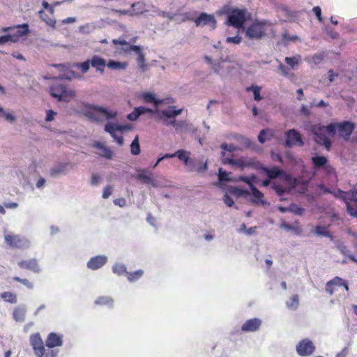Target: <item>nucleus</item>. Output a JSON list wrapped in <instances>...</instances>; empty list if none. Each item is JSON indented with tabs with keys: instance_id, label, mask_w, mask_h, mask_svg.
Wrapping results in <instances>:
<instances>
[{
	"instance_id": "obj_1",
	"label": "nucleus",
	"mask_w": 357,
	"mask_h": 357,
	"mask_svg": "<svg viewBox=\"0 0 357 357\" xmlns=\"http://www.w3.org/2000/svg\"><path fill=\"white\" fill-rule=\"evenodd\" d=\"M81 112L93 122L100 123L104 120L114 119L117 116V112L109 110L107 107L83 102L80 107Z\"/></svg>"
},
{
	"instance_id": "obj_2",
	"label": "nucleus",
	"mask_w": 357,
	"mask_h": 357,
	"mask_svg": "<svg viewBox=\"0 0 357 357\" xmlns=\"http://www.w3.org/2000/svg\"><path fill=\"white\" fill-rule=\"evenodd\" d=\"M270 23L266 20H256L246 29L245 36L251 40H260L266 34V26Z\"/></svg>"
},
{
	"instance_id": "obj_3",
	"label": "nucleus",
	"mask_w": 357,
	"mask_h": 357,
	"mask_svg": "<svg viewBox=\"0 0 357 357\" xmlns=\"http://www.w3.org/2000/svg\"><path fill=\"white\" fill-rule=\"evenodd\" d=\"M246 14L245 9L232 8L227 13L226 24L237 29L244 28Z\"/></svg>"
},
{
	"instance_id": "obj_4",
	"label": "nucleus",
	"mask_w": 357,
	"mask_h": 357,
	"mask_svg": "<svg viewBox=\"0 0 357 357\" xmlns=\"http://www.w3.org/2000/svg\"><path fill=\"white\" fill-rule=\"evenodd\" d=\"M50 94L59 101L68 102L75 96V91L67 88L64 84L54 83L50 86Z\"/></svg>"
},
{
	"instance_id": "obj_5",
	"label": "nucleus",
	"mask_w": 357,
	"mask_h": 357,
	"mask_svg": "<svg viewBox=\"0 0 357 357\" xmlns=\"http://www.w3.org/2000/svg\"><path fill=\"white\" fill-rule=\"evenodd\" d=\"M311 132L314 135V141L319 145H322L327 151H330L331 148V141L326 135V131L324 126L321 124H315L311 126Z\"/></svg>"
},
{
	"instance_id": "obj_6",
	"label": "nucleus",
	"mask_w": 357,
	"mask_h": 357,
	"mask_svg": "<svg viewBox=\"0 0 357 357\" xmlns=\"http://www.w3.org/2000/svg\"><path fill=\"white\" fill-rule=\"evenodd\" d=\"M4 241L10 247L18 249H26L31 244L26 238L17 234H6Z\"/></svg>"
},
{
	"instance_id": "obj_7",
	"label": "nucleus",
	"mask_w": 357,
	"mask_h": 357,
	"mask_svg": "<svg viewBox=\"0 0 357 357\" xmlns=\"http://www.w3.org/2000/svg\"><path fill=\"white\" fill-rule=\"evenodd\" d=\"M285 137L286 140L284 142V146L287 148H291L294 146L301 147L304 145L302 135L294 128L286 131Z\"/></svg>"
},
{
	"instance_id": "obj_8",
	"label": "nucleus",
	"mask_w": 357,
	"mask_h": 357,
	"mask_svg": "<svg viewBox=\"0 0 357 357\" xmlns=\"http://www.w3.org/2000/svg\"><path fill=\"white\" fill-rule=\"evenodd\" d=\"M135 177L137 180L142 181L143 183L150 185L153 188H159L162 186L158 181L153 178V172L148 170L147 169L139 170L138 174L135 175Z\"/></svg>"
},
{
	"instance_id": "obj_9",
	"label": "nucleus",
	"mask_w": 357,
	"mask_h": 357,
	"mask_svg": "<svg viewBox=\"0 0 357 357\" xmlns=\"http://www.w3.org/2000/svg\"><path fill=\"white\" fill-rule=\"evenodd\" d=\"M314 351L315 347L308 338L302 340L296 345V352L300 356H311Z\"/></svg>"
},
{
	"instance_id": "obj_10",
	"label": "nucleus",
	"mask_w": 357,
	"mask_h": 357,
	"mask_svg": "<svg viewBox=\"0 0 357 357\" xmlns=\"http://www.w3.org/2000/svg\"><path fill=\"white\" fill-rule=\"evenodd\" d=\"M356 128L355 124L349 121H344L338 123L339 136L342 137L345 141L349 139L351 133Z\"/></svg>"
},
{
	"instance_id": "obj_11",
	"label": "nucleus",
	"mask_w": 357,
	"mask_h": 357,
	"mask_svg": "<svg viewBox=\"0 0 357 357\" xmlns=\"http://www.w3.org/2000/svg\"><path fill=\"white\" fill-rule=\"evenodd\" d=\"M188 169L190 172H196L199 174H203L208 169L207 160L204 161L202 158H191Z\"/></svg>"
},
{
	"instance_id": "obj_12",
	"label": "nucleus",
	"mask_w": 357,
	"mask_h": 357,
	"mask_svg": "<svg viewBox=\"0 0 357 357\" xmlns=\"http://www.w3.org/2000/svg\"><path fill=\"white\" fill-rule=\"evenodd\" d=\"M195 23L197 26L209 25L213 29L216 27V20L214 16L206 13H201L195 20Z\"/></svg>"
},
{
	"instance_id": "obj_13",
	"label": "nucleus",
	"mask_w": 357,
	"mask_h": 357,
	"mask_svg": "<svg viewBox=\"0 0 357 357\" xmlns=\"http://www.w3.org/2000/svg\"><path fill=\"white\" fill-rule=\"evenodd\" d=\"M30 343L33 347L35 354L38 357H43L45 349L40 335L38 333L31 335Z\"/></svg>"
},
{
	"instance_id": "obj_14",
	"label": "nucleus",
	"mask_w": 357,
	"mask_h": 357,
	"mask_svg": "<svg viewBox=\"0 0 357 357\" xmlns=\"http://www.w3.org/2000/svg\"><path fill=\"white\" fill-rule=\"evenodd\" d=\"M183 112V109H176V106H169L166 109H162L160 111H158L156 112L157 117L160 119H162L163 118L167 119H175V118L180 115Z\"/></svg>"
},
{
	"instance_id": "obj_15",
	"label": "nucleus",
	"mask_w": 357,
	"mask_h": 357,
	"mask_svg": "<svg viewBox=\"0 0 357 357\" xmlns=\"http://www.w3.org/2000/svg\"><path fill=\"white\" fill-rule=\"evenodd\" d=\"M107 261V257L105 255H98L91 257L87 262L86 266L91 270H98L102 268Z\"/></svg>"
},
{
	"instance_id": "obj_16",
	"label": "nucleus",
	"mask_w": 357,
	"mask_h": 357,
	"mask_svg": "<svg viewBox=\"0 0 357 357\" xmlns=\"http://www.w3.org/2000/svg\"><path fill=\"white\" fill-rule=\"evenodd\" d=\"M262 321L259 318L247 320L241 326V331L245 333L257 331L261 326Z\"/></svg>"
},
{
	"instance_id": "obj_17",
	"label": "nucleus",
	"mask_w": 357,
	"mask_h": 357,
	"mask_svg": "<svg viewBox=\"0 0 357 357\" xmlns=\"http://www.w3.org/2000/svg\"><path fill=\"white\" fill-rule=\"evenodd\" d=\"M63 344V335L56 333H50L45 340V346L49 349L60 347Z\"/></svg>"
},
{
	"instance_id": "obj_18",
	"label": "nucleus",
	"mask_w": 357,
	"mask_h": 357,
	"mask_svg": "<svg viewBox=\"0 0 357 357\" xmlns=\"http://www.w3.org/2000/svg\"><path fill=\"white\" fill-rule=\"evenodd\" d=\"M18 266L21 268L27 269L36 273L40 272L37 259L35 258L20 261L18 262Z\"/></svg>"
},
{
	"instance_id": "obj_19",
	"label": "nucleus",
	"mask_w": 357,
	"mask_h": 357,
	"mask_svg": "<svg viewBox=\"0 0 357 357\" xmlns=\"http://www.w3.org/2000/svg\"><path fill=\"white\" fill-rule=\"evenodd\" d=\"M261 169L270 179H275L279 177H288V175L284 171L276 167L272 168L261 167Z\"/></svg>"
},
{
	"instance_id": "obj_20",
	"label": "nucleus",
	"mask_w": 357,
	"mask_h": 357,
	"mask_svg": "<svg viewBox=\"0 0 357 357\" xmlns=\"http://www.w3.org/2000/svg\"><path fill=\"white\" fill-rule=\"evenodd\" d=\"M91 66L100 73H104L106 66V60L98 55H93L90 59Z\"/></svg>"
},
{
	"instance_id": "obj_21",
	"label": "nucleus",
	"mask_w": 357,
	"mask_h": 357,
	"mask_svg": "<svg viewBox=\"0 0 357 357\" xmlns=\"http://www.w3.org/2000/svg\"><path fill=\"white\" fill-rule=\"evenodd\" d=\"M93 147L100 150V152L98 153L100 156L108 160L112 159L113 152L109 148L105 146L102 143L100 142H95L93 144Z\"/></svg>"
},
{
	"instance_id": "obj_22",
	"label": "nucleus",
	"mask_w": 357,
	"mask_h": 357,
	"mask_svg": "<svg viewBox=\"0 0 357 357\" xmlns=\"http://www.w3.org/2000/svg\"><path fill=\"white\" fill-rule=\"evenodd\" d=\"M234 166L239 167L242 169L245 167H258V162H256L252 159H248L241 157L238 159H234Z\"/></svg>"
},
{
	"instance_id": "obj_23",
	"label": "nucleus",
	"mask_w": 357,
	"mask_h": 357,
	"mask_svg": "<svg viewBox=\"0 0 357 357\" xmlns=\"http://www.w3.org/2000/svg\"><path fill=\"white\" fill-rule=\"evenodd\" d=\"M146 113H153V111L151 109L146 108L145 107H137L134 109V110L128 114L127 119L130 121H136L141 115Z\"/></svg>"
},
{
	"instance_id": "obj_24",
	"label": "nucleus",
	"mask_w": 357,
	"mask_h": 357,
	"mask_svg": "<svg viewBox=\"0 0 357 357\" xmlns=\"http://www.w3.org/2000/svg\"><path fill=\"white\" fill-rule=\"evenodd\" d=\"M67 174V164L59 163L53 167L50 171V175L53 178H59Z\"/></svg>"
},
{
	"instance_id": "obj_25",
	"label": "nucleus",
	"mask_w": 357,
	"mask_h": 357,
	"mask_svg": "<svg viewBox=\"0 0 357 357\" xmlns=\"http://www.w3.org/2000/svg\"><path fill=\"white\" fill-rule=\"evenodd\" d=\"M251 190L250 195H252L254 198L250 199V202L252 204H266V202L263 199L264 194L259 191L256 187H253Z\"/></svg>"
},
{
	"instance_id": "obj_26",
	"label": "nucleus",
	"mask_w": 357,
	"mask_h": 357,
	"mask_svg": "<svg viewBox=\"0 0 357 357\" xmlns=\"http://www.w3.org/2000/svg\"><path fill=\"white\" fill-rule=\"evenodd\" d=\"M29 33V25L27 24H22L18 25L17 30L12 33L13 36L16 37V43L19 40L20 38L27 35Z\"/></svg>"
},
{
	"instance_id": "obj_27",
	"label": "nucleus",
	"mask_w": 357,
	"mask_h": 357,
	"mask_svg": "<svg viewBox=\"0 0 357 357\" xmlns=\"http://www.w3.org/2000/svg\"><path fill=\"white\" fill-rule=\"evenodd\" d=\"M26 308L24 306L16 307L13 311V318L16 321L22 322L25 319Z\"/></svg>"
},
{
	"instance_id": "obj_28",
	"label": "nucleus",
	"mask_w": 357,
	"mask_h": 357,
	"mask_svg": "<svg viewBox=\"0 0 357 357\" xmlns=\"http://www.w3.org/2000/svg\"><path fill=\"white\" fill-rule=\"evenodd\" d=\"M176 155L175 157H177L180 160L183 161L186 166L188 165V162H190L191 158H190V153L184 150V149H178L174 153Z\"/></svg>"
},
{
	"instance_id": "obj_29",
	"label": "nucleus",
	"mask_w": 357,
	"mask_h": 357,
	"mask_svg": "<svg viewBox=\"0 0 357 357\" xmlns=\"http://www.w3.org/2000/svg\"><path fill=\"white\" fill-rule=\"evenodd\" d=\"M106 66L111 70H124L127 67L128 63L110 59L108 62L106 61Z\"/></svg>"
},
{
	"instance_id": "obj_30",
	"label": "nucleus",
	"mask_w": 357,
	"mask_h": 357,
	"mask_svg": "<svg viewBox=\"0 0 357 357\" xmlns=\"http://www.w3.org/2000/svg\"><path fill=\"white\" fill-rule=\"evenodd\" d=\"M228 192L237 197H247L250 195V192L246 190L243 188H239L238 187L231 186L228 189Z\"/></svg>"
},
{
	"instance_id": "obj_31",
	"label": "nucleus",
	"mask_w": 357,
	"mask_h": 357,
	"mask_svg": "<svg viewBox=\"0 0 357 357\" xmlns=\"http://www.w3.org/2000/svg\"><path fill=\"white\" fill-rule=\"evenodd\" d=\"M313 165L316 168L324 167L328 163V159L324 155H316L312 158Z\"/></svg>"
},
{
	"instance_id": "obj_32",
	"label": "nucleus",
	"mask_w": 357,
	"mask_h": 357,
	"mask_svg": "<svg viewBox=\"0 0 357 357\" xmlns=\"http://www.w3.org/2000/svg\"><path fill=\"white\" fill-rule=\"evenodd\" d=\"M313 232L317 236H325L329 238L331 241L333 240V236L326 229V227L317 225L315 227Z\"/></svg>"
},
{
	"instance_id": "obj_33",
	"label": "nucleus",
	"mask_w": 357,
	"mask_h": 357,
	"mask_svg": "<svg viewBox=\"0 0 357 357\" xmlns=\"http://www.w3.org/2000/svg\"><path fill=\"white\" fill-rule=\"evenodd\" d=\"M131 8V15L142 14L146 10L145 9V5L142 2L134 3L132 4Z\"/></svg>"
},
{
	"instance_id": "obj_34",
	"label": "nucleus",
	"mask_w": 357,
	"mask_h": 357,
	"mask_svg": "<svg viewBox=\"0 0 357 357\" xmlns=\"http://www.w3.org/2000/svg\"><path fill=\"white\" fill-rule=\"evenodd\" d=\"M112 272L119 276L128 273L126 266L122 263H116L112 267Z\"/></svg>"
},
{
	"instance_id": "obj_35",
	"label": "nucleus",
	"mask_w": 357,
	"mask_h": 357,
	"mask_svg": "<svg viewBox=\"0 0 357 357\" xmlns=\"http://www.w3.org/2000/svg\"><path fill=\"white\" fill-rule=\"evenodd\" d=\"M3 118L6 121L9 123H14L16 121V117L15 115L8 111L5 110L0 105V118Z\"/></svg>"
},
{
	"instance_id": "obj_36",
	"label": "nucleus",
	"mask_w": 357,
	"mask_h": 357,
	"mask_svg": "<svg viewBox=\"0 0 357 357\" xmlns=\"http://www.w3.org/2000/svg\"><path fill=\"white\" fill-rule=\"evenodd\" d=\"M287 307L292 310H296L299 305V296L298 294L293 295L289 301L286 303Z\"/></svg>"
},
{
	"instance_id": "obj_37",
	"label": "nucleus",
	"mask_w": 357,
	"mask_h": 357,
	"mask_svg": "<svg viewBox=\"0 0 357 357\" xmlns=\"http://www.w3.org/2000/svg\"><path fill=\"white\" fill-rule=\"evenodd\" d=\"M130 152L134 155H137L141 152L138 135L135 137L130 144Z\"/></svg>"
},
{
	"instance_id": "obj_38",
	"label": "nucleus",
	"mask_w": 357,
	"mask_h": 357,
	"mask_svg": "<svg viewBox=\"0 0 357 357\" xmlns=\"http://www.w3.org/2000/svg\"><path fill=\"white\" fill-rule=\"evenodd\" d=\"M97 26L94 23H87L79 27V33L82 34H89L96 30Z\"/></svg>"
},
{
	"instance_id": "obj_39",
	"label": "nucleus",
	"mask_w": 357,
	"mask_h": 357,
	"mask_svg": "<svg viewBox=\"0 0 357 357\" xmlns=\"http://www.w3.org/2000/svg\"><path fill=\"white\" fill-rule=\"evenodd\" d=\"M218 179L220 182L235 181V179H232L229 176V174L222 167L218 169Z\"/></svg>"
},
{
	"instance_id": "obj_40",
	"label": "nucleus",
	"mask_w": 357,
	"mask_h": 357,
	"mask_svg": "<svg viewBox=\"0 0 357 357\" xmlns=\"http://www.w3.org/2000/svg\"><path fill=\"white\" fill-rule=\"evenodd\" d=\"M172 123H174V128L176 131H187L188 130V123L185 121H176L173 119Z\"/></svg>"
},
{
	"instance_id": "obj_41",
	"label": "nucleus",
	"mask_w": 357,
	"mask_h": 357,
	"mask_svg": "<svg viewBox=\"0 0 357 357\" xmlns=\"http://www.w3.org/2000/svg\"><path fill=\"white\" fill-rule=\"evenodd\" d=\"M96 304L112 307L113 299L110 296H100L96 301Z\"/></svg>"
},
{
	"instance_id": "obj_42",
	"label": "nucleus",
	"mask_w": 357,
	"mask_h": 357,
	"mask_svg": "<svg viewBox=\"0 0 357 357\" xmlns=\"http://www.w3.org/2000/svg\"><path fill=\"white\" fill-rule=\"evenodd\" d=\"M144 271L142 270H137L132 273H128L126 274L128 276V280L130 282L138 280L143 275Z\"/></svg>"
},
{
	"instance_id": "obj_43",
	"label": "nucleus",
	"mask_w": 357,
	"mask_h": 357,
	"mask_svg": "<svg viewBox=\"0 0 357 357\" xmlns=\"http://www.w3.org/2000/svg\"><path fill=\"white\" fill-rule=\"evenodd\" d=\"M248 91H252L254 95V99L256 101L262 100V96L260 94L261 87L258 86H251L247 89Z\"/></svg>"
},
{
	"instance_id": "obj_44",
	"label": "nucleus",
	"mask_w": 357,
	"mask_h": 357,
	"mask_svg": "<svg viewBox=\"0 0 357 357\" xmlns=\"http://www.w3.org/2000/svg\"><path fill=\"white\" fill-rule=\"evenodd\" d=\"M335 247L343 255L347 256L350 252L347 247L344 245V243L342 241H337L335 242Z\"/></svg>"
},
{
	"instance_id": "obj_45",
	"label": "nucleus",
	"mask_w": 357,
	"mask_h": 357,
	"mask_svg": "<svg viewBox=\"0 0 357 357\" xmlns=\"http://www.w3.org/2000/svg\"><path fill=\"white\" fill-rule=\"evenodd\" d=\"M1 296L6 301L10 303H16L17 302L16 296L9 291L3 293Z\"/></svg>"
},
{
	"instance_id": "obj_46",
	"label": "nucleus",
	"mask_w": 357,
	"mask_h": 357,
	"mask_svg": "<svg viewBox=\"0 0 357 357\" xmlns=\"http://www.w3.org/2000/svg\"><path fill=\"white\" fill-rule=\"evenodd\" d=\"M75 66L80 69L82 73H86L88 72L91 66L90 59L82 63H77L75 64Z\"/></svg>"
},
{
	"instance_id": "obj_47",
	"label": "nucleus",
	"mask_w": 357,
	"mask_h": 357,
	"mask_svg": "<svg viewBox=\"0 0 357 357\" xmlns=\"http://www.w3.org/2000/svg\"><path fill=\"white\" fill-rule=\"evenodd\" d=\"M305 209L296 204H291L289 205V212H291L298 215H302Z\"/></svg>"
},
{
	"instance_id": "obj_48",
	"label": "nucleus",
	"mask_w": 357,
	"mask_h": 357,
	"mask_svg": "<svg viewBox=\"0 0 357 357\" xmlns=\"http://www.w3.org/2000/svg\"><path fill=\"white\" fill-rule=\"evenodd\" d=\"M8 42L16 43V37L13 36L12 33L0 36V45Z\"/></svg>"
},
{
	"instance_id": "obj_49",
	"label": "nucleus",
	"mask_w": 357,
	"mask_h": 357,
	"mask_svg": "<svg viewBox=\"0 0 357 357\" xmlns=\"http://www.w3.org/2000/svg\"><path fill=\"white\" fill-rule=\"evenodd\" d=\"M338 123H331L325 126L326 132L333 137L337 132V129H338Z\"/></svg>"
},
{
	"instance_id": "obj_50",
	"label": "nucleus",
	"mask_w": 357,
	"mask_h": 357,
	"mask_svg": "<svg viewBox=\"0 0 357 357\" xmlns=\"http://www.w3.org/2000/svg\"><path fill=\"white\" fill-rule=\"evenodd\" d=\"M118 124L107 123L105 126V131L109 133L110 135L118 131Z\"/></svg>"
},
{
	"instance_id": "obj_51",
	"label": "nucleus",
	"mask_w": 357,
	"mask_h": 357,
	"mask_svg": "<svg viewBox=\"0 0 357 357\" xmlns=\"http://www.w3.org/2000/svg\"><path fill=\"white\" fill-rule=\"evenodd\" d=\"M280 227L284 229L287 231H294L296 234H298L301 232V230L298 227L291 226L286 222H282Z\"/></svg>"
},
{
	"instance_id": "obj_52",
	"label": "nucleus",
	"mask_w": 357,
	"mask_h": 357,
	"mask_svg": "<svg viewBox=\"0 0 357 357\" xmlns=\"http://www.w3.org/2000/svg\"><path fill=\"white\" fill-rule=\"evenodd\" d=\"M235 181H243L245 183H246L250 190L253 188V187H255V185L252 183V181L251 179L246 176H240L238 178L235 179Z\"/></svg>"
},
{
	"instance_id": "obj_53",
	"label": "nucleus",
	"mask_w": 357,
	"mask_h": 357,
	"mask_svg": "<svg viewBox=\"0 0 357 357\" xmlns=\"http://www.w3.org/2000/svg\"><path fill=\"white\" fill-rule=\"evenodd\" d=\"M269 133L268 130H262L260 131L258 135V140L261 144H264L267 139H268V135Z\"/></svg>"
},
{
	"instance_id": "obj_54",
	"label": "nucleus",
	"mask_w": 357,
	"mask_h": 357,
	"mask_svg": "<svg viewBox=\"0 0 357 357\" xmlns=\"http://www.w3.org/2000/svg\"><path fill=\"white\" fill-rule=\"evenodd\" d=\"M324 57H325L324 53H323V52L317 53V54H315L312 56V61L315 65H318V64H320L323 61Z\"/></svg>"
},
{
	"instance_id": "obj_55",
	"label": "nucleus",
	"mask_w": 357,
	"mask_h": 357,
	"mask_svg": "<svg viewBox=\"0 0 357 357\" xmlns=\"http://www.w3.org/2000/svg\"><path fill=\"white\" fill-rule=\"evenodd\" d=\"M242 40V38L237 34L235 36H228L226 38L227 43L240 44Z\"/></svg>"
},
{
	"instance_id": "obj_56",
	"label": "nucleus",
	"mask_w": 357,
	"mask_h": 357,
	"mask_svg": "<svg viewBox=\"0 0 357 357\" xmlns=\"http://www.w3.org/2000/svg\"><path fill=\"white\" fill-rule=\"evenodd\" d=\"M220 148H221V149H222L224 151H229V152H234L238 149V147L236 146L235 145H234L232 144H228L227 143L221 144Z\"/></svg>"
},
{
	"instance_id": "obj_57",
	"label": "nucleus",
	"mask_w": 357,
	"mask_h": 357,
	"mask_svg": "<svg viewBox=\"0 0 357 357\" xmlns=\"http://www.w3.org/2000/svg\"><path fill=\"white\" fill-rule=\"evenodd\" d=\"M347 197L351 201L357 203V188L354 187L347 193Z\"/></svg>"
},
{
	"instance_id": "obj_58",
	"label": "nucleus",
	"mask_w": 357,
	"mask_h": 357,
	"mask_svg": "<svg viewBox=\"0 0 357 357\" xmlns=\"http://www.w3.org/2000/svg\"><path fill=\"white\" fill-rule=\"evenodd\" d=\"M347 211L352 217L357 216V206H352L350 203L347 202Z\"/></svg>"
},
{
	"instance_id": "obj_59",
	"label": "nucleus",
	"mask_w": 357,
	"mask_h": 357,
	"mask_svg": "<svg viewBox=\"0 0 357 357\" xmlns=\"http://www.w3.org/2000/svg\"><path fill=\"white\" fill-rule=\"evenodd\" d=\"M137 63L142 71H145V55L143 53H140V54L138 55Z\"/></svg>"
},
{
	"instance_id": "obj_60",
	"label": "nucleus",
	"mask_w": 357,
	"mask_h": 357,
	"mask_svg": "<svg viewBox=\"0 0 357 357\" xmlns=\"http://www.w3.org/2000/svg\"><path fill=\"white\" fill-rule=\"evenodd\" d=\"M142 98L144 100V101L148 102H153V101L155 100V95L150 92L144 93L142 94Z\"/></svg>"
},
{
	"instance_id": "obj_61",
	"label": "nucleus",
	"mask_w": 357,
	"mask_h": 357,
	"mask_svg": "<svg viewBox=\"0 0 357 357\" xmlns=\"http://www.w3.org/2000/svg\"><path fill=\"white\" fill-rule=\"evenodd\" d=\"M271 188L275 191V192L279 195L280 197L282 196L284 193L286 192V189L283 188L279 185H277L276 183H273L271 186Z\"/></svg>"
},
{
	"instance_id": "obj_62",
	"label": "nucleus",
	"mask_w": 357,
	"mask_h": 357,
	"mask_svg": "<svg viewBox=\"0 0 357 357\" xmlns=\"http://www.w3.org/2000/svg\"><path fill=\"white\" fill-rule=\"evenodd\" d=\"M14 280L15 281H17V282H20L22 283L24 285H25L29 289H32L33 288L32 283L30 282L28 279H26V278L22 279V278H20L19 277H15V278H14Z\"/></svg>"
},
{
	"instance_id": "obj_63",
	"label": "nucleus",
	"mask_w": 357,
	"mask_h": 357,
	"mask_svg": "<svg viewBox=\"0 0 357 357\" xmlns=\"http://www.w3.org/2000/svg\"><path fill=\"white\" fill-rule=\"evenodd\" d=\"M56 112H55L52 109H49L46 112L45 121L47 122H50L54 119V116H56Z\"/></svg>"
},
{
	"instance_id": "obj_64",
	"label": "nucleus",
	"mask_w": 357,
	"mask_h": 357,
	"mask_svg": "<svg viewBox=\"0 0 357 357\" xmlns=\"http://www.w3.org/2000/svg\"><path fill=\"white\" fill-rule=\"evenodd\" d=\"M222 200L225 203V204L229 207L232 206L234 204L233 199L231 197H229L227 193L223 196Z\"/></svg>"
}]
</instances>
